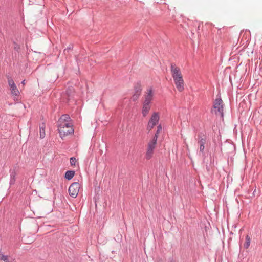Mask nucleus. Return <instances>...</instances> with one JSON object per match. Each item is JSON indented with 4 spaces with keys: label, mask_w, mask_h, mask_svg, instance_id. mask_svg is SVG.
Listing matches in <instances>:
<instances>
[{
    "label": "nucleus",
    "mask_w": 262,
    "mask_h": 262,
    "mask_svg": "<svg viewBox=\"0 0 262 262\" xmlns=\"http://www.w3.org/2000/svg\"><path fill=\"white\" fill-rule=\"evenodd\" d=\"M250 242H251V238L250 237V236L249 235H246V237H245V243L244 244V248L246 249H248L249 246H250Z\"/></svg>",
    "instance_id": "2eb2a0df"
},
{
    "label": "nucleus",
    "mask_w": 262,
    "mask_h": 262,
    "mask_svg": "<svg viewBox=\"0 0 262 262\" xmlns=\"http://www.w3.org/2000/svg\"><path fill=\"white\" fill-rule=\"evenodd\" d=\"M170 70L176 86L179 92L184 90V80L181 70L175 64L171 63Z\"/></svg>",
    "instance_id": "f257e3e1"
},
{
    "label": "nucleus",
    "mask_w": 262,
    "mask_h": 262,
    "mask_svg": "<svg viewBox=\"0 0 262 262\" xmlns=\"http://www.w3.org/2000/svg\"><path fill=\"white\" fill-rule=\"evenodd\" d=\"M7 77H8V83L10 87L11 94L13 95L18 96L19 94V92L16 85V84H15L14 80L11 77H10L9 76Z\"/></svg>",
    "instance_id": "0eeeda50"
},
{
    "label": "nucleus",
    "mask_w": 262,
    "mask_h": 262,
    "mask_svg": "<svg viewBox=\"0 0 262 262\" xmlns=\"http://www.w3.org/2000/svg\"><path fill=\"white\" fill-rule=\"evenodd\" d=\"M153 97V91L152 88L149 89L148 90L147 94L145 96V99L144 102L151 103V100H152Z\"/></svg>",
    "instance_id": "9b49d317"
},
{
    "label": "nucleus",
    "mask_w": 262,
    "mask_h": 262,
    "mask_svg": "<svg viewBox=\"0 0 262 262\" xmlns=\"http://www.w3.org/2000/svg\"><path fill=\"white\" fill-rule=\"evenodd\" d=\"M161 130L162 126L161 124H159L157 126V130L152 140L148 143L147 150L146 154V158L147 159H150L152 156L153 151L157 144L158 134L161 131Z\"/></svg>",
    "instance_id": "f03ea898"
},
{
    "label": "nucleus",
    "mask_w": 262,
    "mask_h": 262,
    "mask_svg": "<svg viewBox=\"0 0 262 262\" xmlns=\"http://www.w3.org/2000/svg\"><path fill=\"white\" fill-rule=\"evenodd\" d=\"M142 89L140 83H137L135 86V93L140 94L141 93Z\"/></svg>",
    "instance_id": "a211bd4d"
},
{
    "label": "nucleus",
    "mask_w": 262,
    "mask_h": 262,
    "mask_svg": "<svg viewBox=\"0 0 262 262\" xmlns=\"http://www.w3.org/2000/svg\"><path fill=\"white\" fill-rule=\"evenodd\" d=\"M157 262H163L161 258H159L157 259Z\"/></svg>",
    "instance_id": "b1692460"
},
{
    "label": "nucleus",
    "mask_w": 262,
    "mask_h": 262,
    "mask_svg": "<svg viewBox=\"0 0 262 262\" xmlns=\"http://www.w3.org/2000/svg\"><path fill=\"white\" fill-rule=\"evenodd\" d=\"M45 128L46 125L45 123H42V124H40L39 125V129H40V138L41 139H43L45 137Z\"/></svg>",
    "instance_id": "f8f14e48"
},
{
    "label": "nucleus",
    "mask_w": 262,
    "mask_h": 262,
    "mask_svg": "<svg viewBox=\"0 0 262 262\" xmlns=\"http://www.w3.org/2000/svg\"><path fill=\"white\" fill-rule=\"evenodd\" d=\"M71 119L69 115L68 114H63L62 115L58 120L59 123H62L66 122H69Z\"/></svg>",
    "instance_id": "ddd939ff"
},
{
    "label": "nucleus",
    "mask_w": 262,
    "mask_h": 262,
    "mask_svg": "<svg viewBox=\"0 0 262 262\" xmlns=\"http://www.w3.org/2000/svg\"><path fill=\"white\" fill-rule=\"evenodd\" d=\"M159 120V116L157 112H154L147 124V129L150 132L154 127V126L158 123Z\"/></svg>",
    "instance_id": "39448f33"
},
{
    "label": "nucleus",
    "mask_w": 262,
    "mask_h": 262,
    "mask_svg": "<svg viewBox=\"0 0 262 262\" xmlns=\"http://www.w3.org/2000/svg\"><path fill=\"white\" fill-rule=\"evenodd\" d=\"M198 143L199 145V152L202 156H205V144L206 142V136L203 133H200L198 134Z\"/></svg>",
    "instance_id": "20e7f679"
},
{
    "label": "nucleus",
    "mask_w": 262,
    "mask_h": 262,
    "mask_svg": "<svg viewBox=\"0 0 262 262\" xmlns=\"http://www.w3.org/2000/svg\"><path fill=\"white\" fill-rule=\"evenodd\" d=\"M75 174V171L74 170H68L66 172L64 178L68 180H70L73 178Z\"/></svg>",
    "instance_id": "4468645a"
},
{
    "label": "nucleus",
    "mask_w": 262,
    "mask_h": 262,
    "mask_svg": "<svg viewBox=\"0 0 262 262\" xmlns=\"http://www.w3.org/2000/svg\"><path fill=\"white\" fill-rule=\"evenodd\" d=\"M76 161V158L75 157H71L70 159V164L73 166L75 165V162Z\"/></svg>",
    "instance_id": "412c9836"
},
{
    "label": "nucleus",
    "mask_w": 262,
    "mask_h": 262,
    "mask_svg": "<svg viewBox=\"0 0 262 262\" xmlns=\"http://www.w3.org/2000/svg\"><path fill=\"white\" fill-rule=\"evenodd\" d=\"M140 95H141L140 94L134 93V94L133 95L132 98L133 101H136V100H137L138 99V98H139Z\"/></svg>",
    "instance_id": "6ab92c4d"
},
{
    "label": "nucleus",
    "mask_w": 262,
    "mask_h": 262,
    "mask_svg": "<svg viewBox=\"0 0 262 262\" xmlns=\"http://www.w3.org/2000/svg\"><path fill=\"white\" fill-rule=\"evenodd\" d=\"M14 43L15 45V46L14 47V49L15 50L18 51L20 49V46L18 44H17L15 42H14Z\"/></svg>",
    "instance_id": "4be33fe9"
},
{
    "label": "nucleus",
    "mask_w": 262,
    "mask_h": 262,
    "mask_svg": "<svg viewBox=\"0 0 262 262\" xmlns=\"http://www.w3.org/2000/svg\"><path fill=\"white\" fill-rule=\"evenodd\" d=\"M73 49V46L70 45L67 48L65 49L63 51V53L64 54H66L67 53H68L70 51L72 50Z\"/></svg>",
    "instance_id": "aec40b11"
},
{
    "label": "nucleus",
    "mask_w": 262,
    "mask_h": 262,
    "mask_svg": "<svg viewBox=\"0 0 262 262\" xmlns=\"http://www.w3.org/2000/svg\"><path fill=\"white\" fill-rule=\"evenodd\" d=\"M58 127H64V128L72 127V126L69 123V122H66L62 123H59Z\"/></svg>",
    "instance_id": "dca6fc26"
},
{
    "label": "nucleus",
    "mask_w": 262,
    "mask_h": 262,
    "mask_svg": "<svg viewBox=\"0 0 262 262\" xmlns=\"http://www.w3.org/2000/svg\"><path fill=\"white\" fill-rule=\"evenodd\" d=\"M58 130L61 138H63L74 132L73 127L64 128V127H58Z\"/></svg>",
    "instance_id": "6e6552de"
},
{
    "label": "nucleus",
    "mask_w": 262,
    "mask_h": 262,
    "mask_svg": "<svg viewBox=\"0 0 262 262\" xmlns=\"http://www.w3.org/2000/svg\"><path fill=\"white\" fill-rule=\"evenodd\" d=\"M224 104L220 96L217 97L213 102L212 108L211 113L219 115L221 117L224 116Z\"/></svg>",
    "instance_id": "7ed1b4c3"
},
{
    "label": "nucleus",
    "mask_w": 262,
    "mask_h": 262,
    "mask_svg": "<svg viewBox=\"0 0 262 262\" xmlns=\"http://www.w3.org/2000/svg\"><path fill=\"white\" fill-rule=\"evenodd\" d=\"M9 172L10 174L9 184L10 185H12L15 184V182L16 181V176L17 175L16 168L13 169H10L9 170Z\"/></svg>",
    "instance_id": "1a4fd4ad"
},
{
    "label": "nucleus",
    "mask_w": 262,
    "mask_h": 262,
    "mask_svg": "<svg viewBox=\"0 0 262 262\" xmlns=\"http://www.w3.org/2000/svg\"><path fill=\"white\" fill-rule=\"evenodd\" d=\"M80 184L78 182L73 183L69 188V195L72 198H76L79 192Z\"/></svg>",
    "instance_id": "423d86ee"
},
{
    "label": "nucleus",
    "mask_w": 262,
    "mask_h": 262,
    "mask_svg": "<svg viewBox=\"0 0 262 262\" xmlns=\"http://www.w3.org/2000/svg\"><path fill=\"white\" fill-rule=\"evenodd\" d=\"M0 260L5 262H11L8 256L0 253Z\"/></svg>",
    "instance_id": "f3484780"
},
{
    "label": "nucleus",
    "mask_w": 262,
    "mask_h": 262,
    "mask_svg": "<svg viewBox=\"0 0 262 262\" xmlns=\"http://www.w3.org/2000/svg\"><path fill=\"white\" fill-rule=\"evenodd\" d=\"M151 106L150 103L143 102L142 113L144 117H146L148 114L149 110H150Z\"/></svg>",
    "instance_id": "9d476101"
},
{
    "label": "nucleus",
    "mask_w": 262,
    "mask_h": 262,
    "mask_svg": "<svg viewBox=\"0 0 262 262\" xmlns=\"http://www.w3.org/2000/svg\"><path fill=\"white\" fill-rule=\"evenodd\" d=\"M206 169H207V170L208 171H209L210 170L209 167L207 164L206 165Z\"/></svg>",
    "instance_id": "5701e85b"
},
{
    "label": "nucleus",
    "mask_w": 262,
    "mask_h": 262,
    "mask_svg": "<svg viewBox=\"0 0 262 262\" xmlns=\"http://www.w3.org/2000/svg\"><path fill=\"white\" fill-rule=\"evenodd\" d=\"M21 83L24 84H25V80L22 81Z\"/></svg>",
    "instance_id": "393cba45"
}]
</instances>
